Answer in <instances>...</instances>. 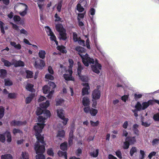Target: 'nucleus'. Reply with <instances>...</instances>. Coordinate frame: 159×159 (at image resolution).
<instances>
[{
    "instance_id": "1",
    "label": "nucleus",
    "mask_w": 159,
    "mask_h": 159,
    "mask_svg": "<svg viewBox=\"0 0 159 159\" xmlns=\"http://www.w3.org/2000/svg\"><path fill=\"white\" fill-rule=\"evenodd\" d=\"M75 50L79 52L82 59V62L85 66H88L89 64L91 65L93 71L97 74L100 73V70L101 69L102 66L98 62L97 59L90 57L87 53L84 55L83 53L85 52V49L83 47H77L75 48Z\"/></svg>"
},
{
    "instance_id": "2",
    "label": "nucleus",
    "mask_w": 159,
    "mask_h": 159,
    "mask_svg": "<svg viewBox=\"0 0 159 159\" xmlns=\"http://www.w3.org/2000/svg\"><path fill=\"white\" fill-rule=\"evenodd\" d=\"M39 126H35L34 128L36 131L35 136L38 141L35 143L34 145V149L37 154L36 156V159H45V158L43 155V153L45 151L44 145L45 143L43 141V135L41 134V129L43 126L39 127V129L38 131L37 128Z\"/></svg>"
},
{
    "instance_id": "3",
    "label": "nucleus",
    "mask_w": 159,
    "mask_h": 159,
    "mask_svg": "<svg viewBox=\"0 0 159 159\" xmlns=\"http://www.w3.org/2000/svg\"><path fill=\"white\" fill-rule=\"evenodd\" d=\"M36 113L37 115H42L39 116L38 118V120L39 122H41L42 123H38L36 125L34 126V129L35 130V133H36V131L34 128L35 126H39L37 128L38 131L39 129V127H42V126H43V127H44L45 124L43 123L45 122V120L46 119L49 117L51 116V113L49 111L46 109L43 110L42 109L39 107L37 109ZM43 128L41 129V131H42V129H43ZM41 132L42 131H41Z\"/></svg>"
},
{
    "instance_id": "4",
    "label": "nucleus",
    "mask_w": 159,
    "mask_h": 159,
    "mask_svg": "<svg viewBox=\"0 0 159 159\" xmlns=\"http://www.w3.org/2000/svg\"><path fill=\"white\" fill-rule=\"evenodd\" d=\"M69 62L70 64L69 69L68 70L69 74H64L63 77L64 79L66 80L74 81V79L72 76V68L73 66L74 62L71 59H69Z\"/></svg>"
},
{
    "instance_id": "5",
    "label": "nucleus",
    "mask_w": 159,
    "mask_h": 159,
    "mask_svg": "<svg viewBox=\"0 0 159 159\" xmlns=\"http://www.w3.org/2000/svg\"><path fill=\"white\" fill-rule=\"evenodd\" d=\"M56 30L59 32L60 39L65 40L66 38V30L63 28L62 25L60 24L56 25Z\"/></svg>"
},
{
    "instance_id": "6",
    "label": "nucleus",
    "mask_w": 159,
    "mask_h": 159,
    "mask_svg": "<svg viewBox=\"0 0 159 159\" xmlns=\"http://www.w3.org/2000/svg\"><path fill=\"white\" fill-rule=\"evenodd\" d=\"M152 101L150 100L147 102H143L142 105L139 102H137V104L135 106V108L138 111H140L142 109L144 110L146 109L152 103Z\"/></svg>"
},
{
    "instance_id": "7",
    "label": "nucleus",
    "mask_w": 159,
    "mask_h": 159,
    "mask_svg": "<svg viewBox=\"0 0 159 159\" xmlns=\"http://www.w3.org/2000/svg\"><path fill=\"white\" fill-rule=\"evenodd\" d=\"M4 135L7 136V141L10 143L11 141V135L9 130H7L4 133V134H0V141L4 143L6 139Z\"/></svg>"
},
{
    "instance_id": "8",
    "label": "nucleus",
    "mask_w": 159,
    "mask_h": 159,
    "mask_svg": "<svg viewBox=\"0 0 159 159\" xmlns=\"http://www.w3.org/2000/svg\"><path fill=\"white\" fill-rule=\"evenodd\" d=\"M45 62L43 60L39 58L35 59L34 65L36 68L42 69L45 66Z\"/></svg>"
},
{
    "instance_id": "9",
    "label": "nucleus",
    "mask_w": 159,
    "mask_h": 159,
    "mask_svg": "<svg viewBox=\"0 0 159 159\" xmlns=\"http://www.w3.org/2000/svg\"><path fill=\"white\" fill-rule=\"evenodd\" d=\"M57 116L63 120L62 123L63 125H66L67 124L69 119L65 117L63 110L60 108L57 109Z\"/></svg>"
},
{
    "instance_id": "10",
    "label": "nucleus",
    "mask_w": 159,
    "mask_h": 159,
    "mask_svg": "<svg viewBox=\"0 0 159 159\" xmlns=\"http://www.w3.org/2000/svg\"><path fill=\"white\" fill-rule=\"evenodd\" d=\"M45 30L47 34L50 36V39L52 41L55 42L57 45L58 44V43L56 40V38L51 29L48 26L45 27Z\"/></svg>"
},
{
    "instance_id": "11",
    "label": "nucleus",
    "mask_w": 159,
    "mask_h": 159,
    "mask_svg": "<svg viewBox=\"0 0 159 159\" xmlns=\"http://www.w3.org/2000/svg\"><path fill=\"white\" fill-rule=\"evenodd\" d=\"M43 91L44 93H49L47 97L49 98H51L54 92L53 89H51L47 85H45L43 87Z\"/></svg>"
},
{
    "instance_id": "12",
    "label": "nucleus",
    "mask_w": 159,
    "mask_h": 159,
    "mask_svg": "<svg viewBox=\"0 0 159 159\" xmlns=\"http://www.w3.org/2000/svg\"><path fill=\"white\" fill-rule=\"evenodd\" d=\"M84 86L82 90V95L84 96L85 95H88L89 92V90L90 89V87L88 83H84L82 84Z\"/></svg>"
},
{
    "instance_id": "13",
    "label": "nucleus",
    "mask_w": 159,
    "mask_h": 159,
    "mask_svg": "<svg viewBox=\"0 0 159 159\" xmlns=\"http://www.w3.org/2000/svg\"><path fill=\"white\" fill-rule=\"evenodd\" d=\"M101 96L100 91L99 88L94 89L92 92V96L94 100L99 99Z\"/></svg>"
},
{
    "instance_id": "14",
    "label": "nucleus",
    "mask_w": 159,
    "mask_h": 159,
    "mask_svg": "<svg viewBox=\"0 0 159 159\" xmlns=\"http://www.w3.org/2000/svg\"><path fill=\"white\" fill-rule=\"evenodd\" d=\"M73 39L75 42H78V43L80 45H84V41L81 40L80 37H78L77 34L76 33H74L73 34Z\"/></svg>"
},
{
    "instance_id": "15",
    "label": "nucleus",
    "mask_w": 159,
    "mask_h": 159,
    "mask_svg": "<svg viewBox=\"0 0 159 159\" xmlns=\"http://www.w3.org/2000/svg\"><path fill=\"white\" fill-rule=\"evenodd\" d=\"M19 5L22 8L24 9V10L22 11L19 12L20 15L22 16H24L27 14V12L28 9V7L27 5L22 3H20Z\"/></svg>"
},
{
    "instance_id": "16",
    "label": "nucleus",
    "mask_w": 159,
    "mask_h": 159,
    "mask_svg": "<svg viewBox=\"0 0 159 159\" xmlns=\"http://www.w3.org/2000/svg\"><path fill=\"white\" fill-rule=\"evenodd\" d=\"M12 64L14 65L15 67L23 66H24V62L21 61H17L13 59L12 61Z\"/></svg>"
},
{
    "instance_id": "17",
    "label": "nucleus",
    "mask_w": 159,
    "mask_h": 159,
    "mask_svg": "<svg viewBox=\"0 0 159 159\" xmlns=\"http://www.w3.org/2000/svg\"><path fill=\"white\" fill-rule=\"evenodd\" d=\"M26 123V122L25 121L22 122L19 121L13 120L11 121V124L12 126H16L25 125Z\"/></svg>"
},
{
    "instance_id": "18",
    "label": "nucleus",
    "mask_w": 159,
    "mask_h": 159,
    "mask_svg": "<svg viewBox=\"0 0 159 159\" xmlns=\"http://www.w3.org/2000/svg\"><path fill=\"white\" fill-rule=\"evenodd\" d=\"M46 54V52L44 50H40L38 53V56L40 58L43 60L45 58Z\"/></svg>"
},
{
    "instance_id": "19",
    "label": "nucleus",
    "mask_w": 159,
    "mask_h": 159,
    "mask_svg": "<svg viewBox=\"0 0 159 159\" xmlns=\"http://www.w3.org/2000/svg\"><path fill=\"white\" fill-rule=\"evenodd\" d=\"M68 70H66V68L65 66L61 65L60 66V68L59 70V74L61 75L63 74L65 72H66V73H68Z\"/></svg>"
},
{
    "instance_id": "20",
    "label": "nucleus",
    "mask_w": 159,
    "mask_h": 159,
    "mask_svg": "<svg viewBox=\"0 0 159 159\" xmlns=\"http://www.w3.org/2000/svg\"><path fill=\"white\" fill-rule=\"evenodd\" d=\"M82 103L84 106H89L90 104V101L89 98L86 97L83 98Z\"/></svg>"
},
{
    "instance_id": "21",
    "label": "nucleus",
    "mask_w": 159,
    "mask_h": 159,
    "mask_svg": "<svg viewBox=\"0 0 159 159\" xmlns=\"http://www.w3.org/2000/svg\"><path fill=\"white\" fill-rule=\"evenodd\" d=\"M0 27L1 32L3 34L5 33L4 30H7L8 29L7 26H5V24L1 21H0Z\"/></svg>"
},
{
    "instance_id": "22",
    "label": "nucleus",
    "mask_w": 159,
    "mask_h": 159,
    "mask_svg": "<svg viewBox=\"0 0 159 159\" xmlns=\"http://www.w3.org/2000/svg\"><path fill=\"white\" fill-rule=\"evenodd\" d=\"M11 24L12 25V28L15 30V31L14 32L15 33L17 36H19V32L20 29L18 26L17 25L12 23H11Z\"/></svg>"
},
{
    "instance_id": "23",
    "label": "nucleus",
    "mask_w": 159,
    "mask_h": 159,
    "mask_svg": "<svg viewBox=\"0 0 159 159\" xmlns=\"http://www.w3.org/2000/svg\"><path fill=\"white\" fill-rule=\"evenodd\" d=\"M10 44L16 49L20 50L21 48V45L19 43L17 44L16 43L14 42H11Z\"/></svg>"
},
{
    "instance_id": "24",
    "label": "nucleus",
    "mask_w": 159,
    "mask_h": 159,
    "mask_svg": "<svg viewBox=\"0 0 159 159\" xmlns=\"http://www.w3.org/2000/svg\"><path fill=\"white\" fill-rule=\"evenodd\" d=\"M35 95L34 94L31 93L29 96L26 98L25 99V102L26 103H30L33 98L34 97Z\"/></svg>"
},
{
    "instance_id": "25",
    "label": "nucleus",
    "mask_w": 159,
    "mask_h": 159,
    "mask_svg": "<svg viewBox=\"0 0 159 159\" xmlns=\"http://www.w3.org/2000/svg\"><path fill=\"white\" fill-rule=\"evenodd\" d=\"M125 140L128 141L130 144H134L136 142L135 138L134 137H128L126 138Z\"/></svg>"
},
{
    "instance_id": "26",
    "label": "nucleus",
    "mask_w": 159,
    "mask_h": 159,
    "mask_svg": "<svg viewBox=\"0 0 159 159\" xmlns=\"http://www.w3.org/2000/svg\"><path fill=\"white\" fill-rule=\"evenodd\" d=\"M1 61L4 63V66H10L11 65H13L12 62H10L3 58L1 59Z\"/></svg>"
},
{
    "instance_id": "27",
    "label": "nucleus",
    "mask_w": 159,
    "mask_h": 159,
    "mask_svg": "<svg viewBox=\"0 0 159 159\" xmlns=\"http://www.w3.org/2000/svg\"><path fill=\"white\" fill-rule=\"evenodd\" d=\"M45 79L46 81H48L49 80H53L54 77L52 75L47 74L45 75Z\"/></svg>"
},
{
    "instance_id": "28",
    "label": "nucleus",
    "mask_w": 159,
    "mask_h": 159,
    "mask_svg": "<svg viewBox=\"0 0 159 159\" xmlns=\"http://www.w3.org/2000/svg\"><path fill=\"white\" fill-rule=\"evenodd\" d=\"M139 125L137 124H134L133 125V130L134 133L138 135L139 134V131L138 129Z\"/></svg>"
},
{
    "instance_id": "29",
    "label": "nucleus",
    "mask_w": 159,
    "mask_h": 159,
    "mask_svg": "<svg viewBox=\"0 0 159 159\" xmlns=\"http://www.w3.org/2000/svg\"><path fill=\"white\" fill-rule=\"evenodd\" d=\"M57 154L59 156H64L65 159H67V154L66 152H63L61 151H59Z\"/></svg>"
},
{
    "instance_id": "30",
    "label": "nucleus",
    "mask_w": 159,
    "mask_h": 159,
    "mask_svg": "<svg viewBox=\"0 0 159 159\" xmlns=\"http://www.w3.org/2000/svg\"><path fill=\"white\" fill-rule=\"evenodd\" d=\"M49 106V102L47 101L46 102L43 103L40 105L41 107L43 108H46Z\"/></svg>"
},
{
    "instance_id": "31",
    "label": "nucleus",
    "mask_w": 159,
    "mask_h": 159,
    "mask_svg": "<svg viewBox=\"0 0 159 159\" xmlns=\"http://www.w3.org/2000/svg\"><path fill=\"white\" fill-rule=\"evenodd\" d=\"M5 85L6 86H10L12 85V81L9 79H5L4 80Z\"/></svg>"
},
{
    "instance_id": "32",
    "label": "nucleus",
    "mask_w": 159,
    "mask_h": 159,
    "mask_svg": "<svg viewBox=\"0 0 159 159\" xmlns=\"http://www.w3.org/2000/svg\"><path fill=\"white\" fill-rule=\"evenodd\" d=\"M57 48L62 53H66V50L65 48L63 46H58L57 47Z\"/></svg>"
},
{
    "instance_id": "33",
    "label": "nucleus",
    "mask_w": 159,
    "mask_h": 159,
    "mask_svg": "<svg viewBox=\"0 0 159 159\" xmlns=\"http://www.w3.org/2000/svg\"><path fill=\"white\" fill-rule=\"evenodd\" d=\"M7 74L6 70L4 69H1L0 70V77L3 78L5 77Z\"/></svg>"
},
{
    "instance_id": "34",
    "label": "nucleus",
    "mask_w": 159,
    "mask_h": 159,
    "mask_svg": "<svg viewBox=\"0 0 159 159\" xmlns=\"http://www.w3.org/2000/svg\"><path fill=\"white\" fill-rule=\"evenodd\" d=\"M34 85L31 84H27L26 86V89L28 91L33 92L34 89H33Z\"/></svg>"
},
{
    "instance_id": "35",
    "label": "nucleus",
    "mask_w": 159,
    "mask_h": 159,
    "mask_svg": "<svg viewBox=\"0 0 159 159\" xmlns=\"http://www.w3.org/2000/svg\"><path fill=\"white\" fill-rule=\"evenodd\" d=\"M65 134V132L64 130L59 131L57 133V137L63 138Z\"/></svg>"
},
{
    "instance_id": "36",
    "label": "nucleus",
    "mask_w": 159,
    "mask_h": 159,
    "mask_svg": "<svg viewBox=\"0 0 159 159\" xmlns=\"http://www.w3.org/2000/svg\"><path fill=\"white\" fill-rule=\"evenodd\" d=\"M1 159H12V157L10 154H5L1 156Z\"/></svg>"
},
{
    "instance_id": "37",
    "label": "nucleus",
    "mask_w": 159,
    "mask_h": 159,
    "mask_svg": "<svg viewBox=\"0 0 159 159\" xmlns=\"http://www.w3.org/2000/svg\"><path fill=\"white\" fill-rule=\"evenodd\" d=\"M98 153V150H94L93 152L90 153V155L91 156L94 157H97Z\"/></svg>"
},
{
    "instance_id": "38",
    "label": "nucleus",
    "mask_w": 159,
    "mask_h": 159,
    "mask_svg": "<svg viewBox=\"0 0 159 159\" xmlns=\"http://www.w3.org/2000/svg\"><path fill=\"white\" fill-rule=\"evenodd\" d=\"M77 6V9L79 11L82 12L84 10V8L81 6V4L79 2Z\"/></svg>"
},
{
    "instance_id": "39",
    "label": "nucleus",
    "mask_w": 159,
    "mask_h": 159,
    "mask_svg": "<svg viewBox=\"0 0 159 159\" xmlns=\"http://www.w3.org/2000/svg\"><path fill=\"white\" fill-rule=\"evenodd\" d=\"M62 5V0H60L57 5V9L58 12L61 11V7Z\"/></svg>"
},
{
    "instance_id": "40",
    "label": "nucleus",
    "mask_w": 159,
    "mask_h": 159,
    "mask_svg": "<svg viewBox=\"0 0 159 159\" xmlns=\"http://www.w3.org/2000/svg\"><path fill=\"white\" fill-rule=\"evenodd\" d=\"M78 74L79 76H80V75H81V70L83 69V66L81 65V64L79 62H78Z\"/></svg>"
},
{
    "instance_id": "41",
    "label": "nucleus",
    "mask_w": 159,
    "mask_h": 159,
    "mask_svg": "<svg viewBox=\"0 0 159 159\" xmlns=\"http://www.w3.org/2000/svg\"><path fill=\"white\" fill-rule=\"evenodd\" d=\"M60 148L63 151L66 150L67 149V143L64 142L62 143L60 145Z\"/></svg>"
},
{
    "instance_id": "42",
    "label": "nucleus",
    "mask_w": 159,
    "mask_h": 159,
    "mask_svg": "<svg viewBox=\"0 0 159 159\" xmlns=\"http://www.w3.org/2000/svg\"><path fill=\"white\" fill-rule=\"evenodd\" d=\"M64 100L62 99H57L56 100V105L57 106L61 105L64 102Z\"/></svg>"
},
{
    "instance_id": "43",
    "label": "nucleus",
    "mask_w": 159,
    "mask_h": 159,
    "mask_svg": "<svg viewBox=\"0 0 159 159\" xmlns=\"http://www.w3.org/2000/svg\"><path fill=\"white\" fill-rule=\"evenodd\" d=\"M98 112V110L93 108H91L90 110V114L92 116H95Z\"/></svg>"
},
{
    "instance_id": "44",
    "label": "nucleus",
    "mask_w": 159,
    "mask_h": 159,
    "mask_svg": "<svg viewBox=\"0 0 159 159\" xmlns=\"http://www.w3.org/2000/svg\"><path fill=\"white\" fill-rule=\"evenodd\" d=\"M85 13H79L78 14L77 20L78 21L81 20V19H83L84 17Z\"/></svg>"
},
{
    "instance_id": "45",
    "label": "nucleus",
    "mask_w": 159,
    "mask_h": 159,
    "mask_svg": "<svg viewBox=\"0 0 159 159\" xmlns=\"http://www.w3.org/2000/svg\"><path fill=\"white\" fill-rule=\"evenodd\" d=\"M5 109L2 106H0V119L2 118L4 115Z\"/></svg>"
},
{
    "instance_id": "46",
    "label": "nucleus",
    "mask_w": 159,
    "mask_h": 159,
    "mask_svg": "<svg viewBox=\"0 0 159 159\" xmlns=\"http://www.w3.org/2000/svg\"><path fill=\"white\" fill-rule=\"evenodd\" d=\"M21 156L23 159H29L28 154L25 152H22Z\"/></svg>"
},
{
    "instance_id": "47",
    "label": "nucleus",
    "mask_w": 159,
    "mask_h": 159,
    "mask_svg": "<svg viewBox=\"0 0 159 159\" xmlns=\"http://www.w3.org/2000/svg\"><path fill=\"white\" fill-rule=\"evenodd\" d=\"M80 79L81 80L83 81L86 82L88 80V78L87 76H84V75H80V76H79Z\"/></svg>"
},
{
    "instance_id": "48",
    "label": "nucleus",
    "mask_w": 159,
    "mask_h": 159,
    "mask_svg": "<svg viewBox=\"0 0 159 159\" xmlns=\"http://www.w3.org/2000/svg\"><path fill=\"white\" fill-rule=\"evenodd\" d=\"M26 72L27 74V78H31L33 76V73L32 71L28 70H26Z\"/></svg>"
},
{
    "instance_id": "49",
    "label": "nucleus",
    "mask_w": 159,
    "mask_h": 159,
    "mask_svg": "<svg viewBox=\"0 0 159 159\" xmlns=\"http://www.w3.org/2000/svg\"><path fill=\"white\" fill-rule=\"evenodd\" d=\"M129 146V143L128 141L125 140V141L123 143V145L122 146L123 148L124 149H128Z\"/></svg>"
},
{
    "instance_id": "50",
    "label": "nucleus",
    "mask_w": 159,
    "mask_h": 159,
    "mask_svg": "<svg viewBox=\"0 0 159 159\" xmlns=\"http://www.w3.org/2000/svg\"><path fill=\"white\" fill-rule=\"evenodd\" d=\"M12 133L15 135H16L17 133L21 134L22 133V132L20 129L14 128L12 130Z\"/></svg>"
},
{
    "instance_id": "51",
    "label": "nucleus",
    "mask_w": 159,
    "mask_h": 159,
    "mask_svg": "<svg viewBox=\"0 0 159 159\" xmlns=\"http://www.w3.org/2000/svg\"><path fill=\"white\" fill-rule=\"evenodd\" d=\"M137 151V149L135 147H133L131 149L130 151V155L132 156L134 153Z\"/></svg>"
},
{
    "instance_id": "52",
    "label": "nucleus",
    "mask_w": 159,
    "mask_h": 159,
    "mask_svg": "<svg viewBox=\"0 0 159 159\" xmlns=\"http://www.w3.org/2000/svg\"><path fill=\"white\" fill-rule=\"evenodd\" d=\"M145 155V152L141 150L140 151L139 159H143Z\"/></svg>"
},
{
    "instance_id": "53",
    "label": "nucleus",
    "mask_w": 159,
    "mask_h": 159,
    "mask_svg": "<svg viewBox=\"0 0 159 159\" xmlns=\"http://www.w3.org/2000/svg\"><path fill=\"white\" fill-rule=\"evenodd\" d=\"M159 143V139H154L152 142V145H156Z\"/></svg>"
},
{
    "instance_id": "54",
    "label": "nucleus",
    "mask_w": 159,
    "mask_h": 159,
    "mask_svg": "<svg viewBox=\"0 0 159 159\" xmlns=\"http://www.w3.org/2000/svg\"><path fill=\"white\" fill-rule=\"evenodd\" d=\"M8 97L9 98H15L16 97V94L15 93H10L8 95Z\"/></svg>"
},
{
    "instance_id": "55",
    "label": "nucleus",
    "mask_w": 159,
    "mask_h": 159,
    "mask_svg": "<svg viewBox=\"0 0 159 159\" xmlns=\"http://www.w3.org/2000/svg\"><path fill=\"white\" fill-rule=\"evenodd\" d=\"M49 86H50V88L51 89H53L55 88L56 85L53 82H50L49 83Z\"/></svg>"
},
{
    "instance_id": "56",
    "label": "nucleus",
    "mask_w": 159,
    "mask_h": 159,
    "mask_svg": "<svg viewBox=\"0 0 159 159\" xmlns=\"http://www.w3.org/2000/svg\"><path fill=\"white\" fill-rule=\"evenodd\" d=\"M82 149L80 148H79L78 149H77L75 152L76 155L77 156H80V155L82 154Z\"/></svg>"
},
{
    "instance_id": "57",
    "label": "nucleus",
    "mask_w": 159,
    "mask_h": 159,
    "mask_svg": "<svg viewBox=\"0 0 159 159\" xmlns=\"http://www.w3.org/2000/svg\"><path fill=\"white\" fill-rule=\"evenodd\" d=\"M122 136L125 137L126 138L128 137H129V135H128V133L125 129H124L123 131V133L122 134Z\"/></svg>"
},
{
    "instance_id": "58",
    "label": "nucleus",
    "mask_w": 159,
    "mask_h": 159,
    "mask_svg": "<svg viewBox=\"0 0 159 159\" xmlns=\"http://www.w3.org/2000/svg\"><path fill=\"white\" fill-rule=\"evenodd\" d=\"M153 119L154 120L156 121H159V113H157L154 115Z\"/></svg>"
},
{
    "instance_id": "59",
    "label": "nucleus",
    "mask_w": 159,
    "mask_h": 159,
    "mask_svg": "<svg viewBox=\"0 0 159 159\" xmlns=\"http://www.w3.org/2000/svg\"><path fill=\"white\" fill-rule=\"evenodd\" d=\"M47 153L49 156H53L54 155V153L53 150L52 148H49L47 150Z\"/></svg>"
},
{
    "instance_id": "60",
    "label": "nucleus",
    "mask_w": 159,
    "mask_h": 159,
    "mask_svg": "<svg viewBox=\"0 0 159 159\" xmlns=\"http://www.w3.org/2000/svg\"><path fill=\"white\" fill-rule=\"evenodd\" d=\"M116 156L119 158H122V155L120 151L118 150L116 152Z\"/></svg>"
},
{
    "instance_id": "61",
    "label": "nucleus",
    "mask_w": 159,
    "mask_h": 159,
    "mask_svg": "<svg viewBox=\"0 0 159 159\" xmlns=\"http://www.w3.org/2000/svg\"><path fill=\"white\" fill-rule=\"evenodd\" d=\"M79 2L82 5L85 6L87 4V0H80Z\"/></svg>"
},
{
    "instance_id": "62",
    "label": "nucleus",
    "mask_w": 159,
    "mask_h": 159,
    "mask_svg": "<svg viewBox=\"0 0 159 159\" xmlns=\"http://www.w3.org/2000/svg\"><path fill=\"white\" fill-rule=\"evenodd\" d=\"M90 123L92 126H97L99 124V122L97 121L95 122H94L92 120L90 121Z\"/></svg>"
},
{
    "instance_id": "63",
    "label": "nucleus",
    "mask_w": 159,
    "mask_h": 159,
    "mask_svg": "<svg viewBox=\"0 0 159 159\" xmlns=\"http://www.w3.org/2000/svg\"><path fill=\"white\" fill-rule=\"evenodd\" d=\"M13 19L15 22H18L20 21V17L19 16H15L13 17Z\"/></svg>"
},
{
    "instance_id": "64",
    "label": "nucleus",
    "mask_w": 159,
    "mask_h": 159,
    "mask_svg": "<svg viewBox=\"0 0 159 159\" xmlns=\"http://www.w3.org/2000/svg\"><path fill=\"white\" fill-rule=\"evenodd\" d=\"M20 33L23 34L25 35H27L28 34V33L27 31L24 29L20 30Z\"/></svg>"
}]
</instances>
